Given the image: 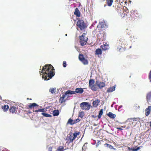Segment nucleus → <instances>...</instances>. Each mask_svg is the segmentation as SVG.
<instances>
[{
  "instance_id": "9d476101",
  "label": "nucleus",
  "mask_w": 151,
  "mask_h": 151,
  "mask_svg": "<svg viewBox=\"0 0 151 151\" xmlns=\"http://www.w3.org/2000/svg\"><path fill=\"white\" fill-rule=\"evenodd\" d=\"M96 85L100 89H101L105 86V83L104 82H101L99 80L96 81Z\"/></svg>"
},
{
  "instance_id": "49530a36",
  "label": "nucleus",
  "mask_w": 151,
  "mask_h": 151,
  "mask_svg": "<svg viewBox=\"0 0 151 151\" xmlns=\"http://www.w3.org/2000/svg\"><path fill=\"white\" fill-rule=\"evenodd\" d=\"M139 149V147H138L137 149H136L135 150L137 151V150H138Z\"/></svg>"
},
{
  "instance_id": "a18cd8bd",
  "label": "nucleus",
  "mask_w": 151,
  "mask_h": 151,
  "mask_svg": "<svg viewBox=\"0 0 151 151\" xmlns=\"http://www.w3.org/2000/svg\"><path fill=\"white\" fill-rule=\"evenodd\" d=\"M150 127H151V121L150 122Z\"/></svg>"
},
{
  "instance_id": "a211bd4d",
  "label": "nucleus",
  "mask_w": 151,
  "mask_h": 151,
  "mask_svg": "<svg viewBox=\"0 0 151 151\" xmlns=\"http://www.w3.org/2000/svg\"><path fill=\"white\" fill-rule=\"evenodd\" d=\"M101 47L102 49V50L104 51L108 49L109 48V46L108 45H107L106 43L103 44V45L101 46Z\"/></svg>"
},
{
  "instance_id": "473e14b6",
  "label": "nucleus",
  "mask_w": 151,
  "mask_h": 151,
  "mask_svg": "<svg viewBox=\"0 0 151 151\" xmlns=\"http://www.w3.org/2000/svg\"><path fill=\"white\" fill-rule=\"evenodd\" d=\"M87 143H85L83 146L82 150L84 151H86L87 149V147L86 145Z\"/></svg>"
},
{
  "instance_id": "423d86ee",
  "label": "nucleus",
  "mask_w": 151,
  "mask_h": 151,
  "mask_svg": "<svg viewBox=\"0 0 151 151\" xmlns=\"http://www.w3.org/2000/svg\"><path fill=\"white\" fill-rule=\"evenodd\" d=\"M78 58L79 60L84 65L88 64V60L86 59L83 54H80L79 55Z\"/></svg>"
},
{
  "instance_id": "de8ad7c7",
  "label": "nucleus",
  "mask_w": 151,
  "mask_h": 151,
  "mask_svg": "<svg viewBox=\"0 0 151 151\" xmlns=\"http://www.w3.org/2000/svg\"><path fill=\"white\" fill-rule=\"evenodd\" d=\"M137 105L136 104L135 106H134V107H137V106H136Z\"/></svg>"
},
{
  "instance_id": "ddd939ff",
  "label": "nucleus",
  "mask_w": 151,
  "mask_h": 151,
  "mask_svg": "<svg viewBox=\"0 0 151 151\" xmlns=\"http://www.w3.org/2000/svg\"><path fill=\"white\" fill-rule=\"evenodd\" d=\"M151 110V106H149L148 108L145 110V115L146 116H148L150 114Z\"/></svg>"
},
{
  "instance_id": "79ce46f5",
  "label": "nucleus",
  "mask_w": 151,
  "mask_h": 151,
  "mask_svg": "<svg viewBox=\"0 0 151 151\" xmlns=\"http://www.w3.org/2000/svg\"><path fill=\"white\" fill-rule=\"evenodd\" d=\"M96 30L97 29H96V30H95L93 32V33L94 32L95 33H96V32H97Z\"/></svg>"
},
{
  "instance_id": "412c9836",
  "label": "nucleus",
  "mask_w": 151,
  "mask_h": 151,
  "mask_svg": "<svg viewBox=\"0 0 151 151\" xmlns=\"http://www.w3.org/2000/svg\"><path fill=\"white\" fill-rule=\"evenodd\" d=\"M129 123L128 124V128H130V127L131 126H132V127H134L135 125V123L137 124V122H129Z\"/></svg>"
},
{
  "instance_id": "864d4df0",
  "label": "nucleus",
  "mask_w": 151,
  "mask_h": 151,
  "mask_svg": "<svg viewBox=\"0 0 151 151\" xmlns=\"http://www.w3.org/2000/svg\"><path fill=\"white\" fill-rule=\"evenodd\" d=\"M93 117H94V116L93 115Z\"/></svg>"
},
{
  "instance_id": "f8f14e48",
  "label": "nucleus",
  "mask_w": 151,
  "mask_h": 151,
  "mask_svg": "<svg viewBox=\"0 0 151 151\" xmlns=\"http://www.w3.org/2000/svg\"><path fill=\"white\" fill-rule=\"evenodd\" d=\"M17 108H16L15 106H12L10 108L9 111L10 112H11L13 114L17 111Z\"/></svg>"
},
{
  "instance_id": "c9c22d12",
  "label": "nucleus",
  "mask_w": 151,
  "mask_h": 151,
  "mask_svg": "<svg viewBox=\"0 0 151 151\" xmlns=\"http://www.w3.org/2000/svg\"><path fill=\"white\" fill-rule=\"evenodd\" d=\"M64 147L63 146H60L58 149V151H63Z\"/></svg>"
},
{
  "instance_id": "bb28decb",
  "label": "nucleus",
  "mask_w": 151,
  "mask_h": 151,
  "mask_svg": "<svg viewBox=\"0 0 151 151\" xmlns=\"http://www.w3.org/2000/svg\"><path fill=\"white\" fill-rule=\"evenodd\" d=\"M53 115L54 116H57L59 114V111L58 110H55L52 112Z\"/></svg>"
},
{
  "instance_id": "7c9ffc66",
  "label": "nucleus",
  "mask_w": 151,
  "mask_h": 151,
  "mask_svg": "<svg viewBox=\"0 0 151 151\" xmlns=\"http://www.w3.org/2000/svg\"><path fill=\"white\" fill-rule=\"evenodd\" d=\"M33 112H44L45 111V110L44 109H40L38 110H33Z\"/></svg>"
},
{
  "instance_id": "6e6552de",
  "label": "nucleus",
  "mask_w": 151,
  "mask_h": 151,
  "mask_svg": "<svg viewBox=\"0 0 151 151\" xmlns=\"http://www.w3.org/2000/svg\"><path fill=\"white\" fill-rule=\"evenodd\" d=\"M80 121V120L78 118L74 120H73L71 118H70L68 120L67 124H70L71 125H72L79 122Z\"/></svg>"
},
{
  "instance_id": "6ab92c4d",
  "label": "nucleus",
  "mask_w": 151,
  "mask_h": 151,
  "mask_svg": "<svg viewBox=\"0 0 151 151\" xmlns=\"http://www.w3.org/2000/svg\"><path fill=\"white\" fill-rule=\"evenodd\" d=\"M74 14L77 17H79L80 16V13L78 8H76L75 9Z\"/></svg>"
},
{
  "instance_id": "4468645a",
  "label": "nucleus",
  "mask_w": 151,
  "mask_h": 151,
  "mask_svg": "<svg viewBox=\"0 0 151 151\" xmlns=\"http://www.w3.org/2000/svg\"><path fill=\"white\" fill-rule=\"evenodd\" d=\"M100 101L99 99H96L93 102L92 104L93 107H96L100 103Z\"/></svg>"
},
{
  "instance_id": "f3484780",
  "label": "nucleus",
  "mask_w": 151,
  "mask_h": 151,
  "mask_svg": "<svg viewBox=\"0 0 151 151\" xmlns=\"http://www.w3.org/2000/svg\"><path fill=\"white\" fill-rule=\"evenodd\" d=\"M39 105L35 103H30L28 105L29 109H32L33 108L35 107H38Z\"/></svg>"
},
{
  "instance_id": "20e7f679",
  "label": "nucleus",
  "mask_w": 151,
  "mask_h": 151,
  "mask_svg": "<svg viewBox=\"0 0 151 151\" xmlns=\"http://www.w3.org/2000/svg\"><path fill=\"white\" fill-rule=\"evenodd\" d=\"M86 33H83L82 35L79 37L80 43L81 46L85 45L87 43L88 38L86 36Z\"/></svg>"
},
{
  "instance_id": "72a5a7b5",
  "label": "nucleus",
  "mask_w": 151,
  "mask_h": 151,
  "mask_svg": "<svg viewBox=\"0 0 151 151\" xmlns=\"http://www.w3.org/2000/svg\"><path fill=\"white\" fill-rule=\"evenodd\" d=\"M55 89H56L55 88H50L49 89V91L53 94V93H55Z\"/></svg>"
},
{
  "instance_id": "5fc2aeb1",
  "label": "nucleus",
  "mask_w": 151,
  "mask_h": 151,
  "mask_svg": "<svg viewBox=\"0 0 151 151\" xmlns=\"http://www.w3.org/2000/svg\"><path fill=\"white\" fill-rule=\"evenodd\" d=\"M106 144V145H109V144Z\"/></svg>"
},
{
  "instance_id": "58836bf2",
  "label": "nucleus",
  "mask_w": 151,
  "mask_h": 151,
  "mask_svg": "<svg viewBox=\"0 0 151 151\" xmlns=\"http://www.w3.org/2000/svg\"><path fill=\"white\" fill-rule=\"evenodd\" d=\"M52 148L51 147H49L48 148V150L49 151H52Z\"/></svg>"
},
{
  "instance_id": "4c0bfd02",
  "label": "nucleus",
  "mask_w": 151,
  "mask_h": 151,
  "mask_svg": "<svg viewBox=\"0 0 151 151\" xmlns=\"http://www.w3.org/2000/svg\"><path fill=\"white\" fill-rule=\"evenodd\" d=\"M67 65L66 62L65 61H64L63 62V66L65 68Z\"/></svg>"
},
{
  "instance_id": "09e8293b",
  "label": "nucleus",
  "mask_w": 151,
  "mask_h": 151,
  "mask_svg": "<svg viewBox=\"0 0 151 151\" xmlns=\"http://www.w3.org/2000/svg\"><path fill=\"white\" fill-rule=\"evenodd\" d=\"M138 107L139 108V106H138Z\"/></svg>"
},
{
  "instance_id": "f03ea898",
  "label": "nucleus",
  "mask_w": 151,
  "mask_h": 151,
  "mask_svg": "<svg viewBox=\"0 0 151 151\" xmlns=\"http://www.w3.org/2000/svg\"><path fill=\"white\" fill-rule=\"evenodd\" d=\"M80 132H79L76 131L74 133L71 132L70 133L67 135L66 137V140L67 142H68L69 143H71L73 142V141L75 139L78 135L80 134Z\"/></svg>"
},
{
  "instance_id": "8fccbe9b",
  "label": "nucleus",
  "mask_w": 151,
  "mask_h": 151,
  "mask_svg": "<svg viewBox=\"0 0 151 151\" xmlns=\"http://www.w3.org/2000/svg\"><path fill=\"white\" fill-rule=\"evenodd\" d=\"M99 25H98L97 27V28H98V27H99Z\"/></svg>"
},
{
  "instance_id": "6e6d98bb",
  "label": "nucleus",
  "mask_w": 151,
  "mask_h": 151,
  "mask_svg": "<svg viewBox=\"0 0 151 151\" xmlns=\"http://www.w3.org/2000/svg\"><path fill=\"white\" fill-rule=\"evenodd\" d=\"M150 145L151 146V144H150Z\"/></svg>"
},
{
  "instance_id": "37998d69",
  "label": "nucleus",
  "mask_w": 151,
  "mask_h": 151,
  "mask_svg": "<svg viewBox=\"0 0 151 151\" xmlns=\"http://www.w3.org/2000/svg\"><path fill=\"white\" fill-rule=\"evenodd\" d=\"M103 22H99V23L100 24H103Z\"/></svg>"
},
{
  "instance_id": "39448f33",
  "label": "nucleus",
  "mask_w": 151,
  "mask_h": 151,
  "mask_svg": "<svg viewBox=\"0 0 151 151\" xmlns=\"http://www.w3.org/2000/svg\"><path fill=\"white\" fill-rule=\"evenodd\" d=\"M80 107L83 110H88L90 108V106L88 102H82L80 105Z\"/></svg>"
},
{
  "instance_id": "9b49d317",
  "label": "nucleus",
  "mask_w": 151,
  "mask_h": 151,
  "mask_svg": "<svg viewBox=\"0 0 151 151\" xmlns=\"http://www.w3.org/2000/svg\"><path fill=\"white\" fill-rule=\"evenodd\" d=\"M140 119L139 117L137 118H128L127 122H139V123H140Z\"/></svg>"
},
{
  "instance_id": "4be33fe9",
  "label": "nucleus",
  "mask_w": 151,
  "mask_h": 151,
  "mask_svg": "<svg viewBox=\"0 0 151 151\" xmlns=\"http://www.w3.org/2000/svg\"><path fill=\"white\" fill-rule=\"evenodd\" d=\"M95 54L97 55H101L102 54V51L101 49L98 48L95 51Z\"/></svg>"
},
{
  "instance_id": "a878e982",
  "label": "nucleus",
  "mask_w": 151,
  "mask_h": 151,
  "mask_svg": "<svg viewBox=\"0 0 151 151\" xmlns=\"http://www.w3.org/2000/svg\"><path fill=\"white\" fill-rule=\"evenodd\" d=\"M9 106L8 105H4L2 106V109L4 111H7L9 109Z\"/></svg>"
},
{
  "instance_id": "0eeeda50",
  "label": "nucleus",
  "mask_w": 151,
  "mask_h": 151,
  "mask_svg": "<svg viewBox=\"0 0 151 151\" xmlns=\"http://www.w3.org/2000/svg\"><path fill=\"white\" fill-rule=\"evenodd\" d=\"M94 80L93 79H90L89 81V86L91 89L93 91H96L97 88L94 85Z\"/></svg>"
},
{
  "instance_id": "603ef678",
  "label": "nucleus",
  "mask_w": 151,
  "mask_h": 151,
  "mask_svg": "<svg viewBox=\"0 0 151 151\" xmlns=\"http://www.w3.org/2000/svg\"><path fill=\"white\" fill-rule=\"evenodd\" d=\"M101 28H102V27H103L102 25H101Z\"/></svg>"
},
{
  "instance_id": "b1692460",
  "label": "nucleus",
  "mask_w": 151,
  "mask_h": 151,
  "mask_svg": "<svg viewBox=\"0 0 151 151\" xmlns=\"http://www.w3.org/2000/svg\"><path fill=\"white\" fill-rule=\"evenodd\" d=\"M107 115L109 117L112 119H114L116 117V115L111 112H109Z\"/></svg>"
},
{
  "instance_id": "c756f323",
  "label": "nucleus",
  "mask_w": 151,
  "mask_h": 151,
  "mask_svg": "<svg viewBox=\"0 0 151 151\" xmlns=\"http://www.w3.org/2000/svg\"><path fill=\"white\" fill-rule=\"evenodd\" d=\"M107 3L109 6H111L113 2V0H106Z\"/></svg>"
},
{
  "instance_id": "a19ab883",
  "label": "nucleus",
  "mask_w": 151,
  "mask_h": 151,
  "mask_svg": "<svg viewBox=\"0 0 151 151\" xmlns=\"http://www.w3.org/2000/svg\"><path fill=\"white\" fill-rule=\"evenodd\" d=\"M116 129H118L119 130H123V129H122V128H120V127H117Z\"/></svg>"
},
{
  "instance_id": "5701e85b",
  "label": "nucleus",
  "mask_w": 151,
  "mask_h": 151,
  "mask_svg": "<svg viewBox=\"0 0 151 151\" xmlns=\"http://www.w3.org/2000/svg\"><path fill=\"white\" fill-rule=\"evenodd\" d=\"M75 94V92L73 91H71L70 90H68V91H66L64 94L66 96L67 94Z\"/></svg>"
},
{
  "instance_id": "f257e3e1",
  "label": "nucleus",
  "mask_w": 151,
  "mask_h": 151,
  "mask_svg": "<svg viewBox=\"0 0 151 151\" xmlns=\"http://www.w3.org/2000/svg\"><path fill=\"white\" fill-rule=\"evenodd\" d=\"M55 69L53 66L51 64H47L44 66L41 71H40L41 75L42 73V78L45 80H48L52 78L55 75Z\"/></svg>"
},
{
  "instance_id": "1a4fd4ad",
  "label": "nucleus",
  "mask_w": 151,
  "mask_h": 151,
  "mask_svg": "<svg viewBox=\"0 0 151 151\" xmlns=\"http://www.w3.org/2000/svg\"><path fill=\"white\" fill-rule=\"evenodd\" d=\"M131 14L132 16L138 17H139L140 13V12L138 10L134 9L131 11Z\"/></svg>"
},
{
  "instance_id": "393cba45",
  "label": "nucleus",
  "mask_w": 151,
  "mask_h": 151,
  "mask_svg": "<svg viewBox=\"0 0 151 151\" xmlns=\"http://www.w3.org/2000/svg\"><path fill=\"white\" fill-rule=\"evenodd\" d=\"M126 42L124 40L121 39L119 40V45H124Z\"/></svg>"
},
{
  "instance_id": "ea45409f",
  "label": "nucleus",
  "mask_w": 151,
  "mask_h": 151,
  "mask_svg": "<svg viewBox=\"0 0 151 151\" xmlns=\"http://www.w3.org/2000/svg\"><path fill=\"white\" fill-rule=\"evenodd\" d=\"M31 113H32V112L31 111H27V114H31Z\"/></svg>"
},
{
  "instance_id": "f704fd0d",
  "label": "nucleus",
  "mask_w": 151,
  "mask_h": 151,
  "mask_svg": "<svg viewBox=\"0 0 151 151\" xmlns=\"http://www.w3.org/2000/svg\"><path fill=\"white\" fill-rule=\"evenodd\" d=\"M84 116V113L83 112H81L79 113L78 116L81 118H82Z\"/></svg>"
},
{
  "instance_id": "2f4dec72",
  "label": "nucleus",
  "mask_w": 151,
  "mask_h": 151,
  "mask_svg": "<svg viewBox=\"0 0 151 151\" xmlns=\"http://www.w3.org/2000/svg\"><path fill=\"white\" fill-rule=\"evenodd\" d=\"M42 114L44 116L46 117H51V115L50 114H47L44 113H42Z\"/></svg>"
},
{
  "instance_id": "2eb2a0df",
  "label": "nucleus",
  "mask_w": 151,
  "mask_h": 151,
  "mask_svg": "<svg viewBox=\"0 0 151 151\" xmlns=\"http://www.w3.org/2000/svg\"><path fill=\"white\" fill-rule=\"evenodd\" d=\"M74 92H75V94L76 93L81 94L83 92V90L82 88H77L76 89L75 91H74Z\"/></svg>"
},
{
  "instance_id": "aec40b11",
  "label": "nucleus",
  "mask_w": 151,
  "mask_h": 151,
  "mask_svg": "<svg viewBox=\"0 0 151 151\" xmlns=\"http://www.w3.org/2000/svg\"><path fill=\"white\" fill-rule=\"evenodd\" d=\"M65 97V95L64 94H63L62 96L59 99V102L61 104L65 102V100L64 99Z\"/></svg>"
},
{
  "instance_id": "e433bc0d",
  "label": "nucleus",
  "mask_w": 151,
  "mask_h": 151,
  "mask_svg": "<svg viewBox=\"0 0 151 151\" xmlns=\"http://www.w3.org/2000/svg\"><path fill=\"white\" fill-rule=\"evenodd\" d=\"M120 46L121 47H119L117 48V50L118 51L121 52V50H124V48L122 47V46L121 45Z\"/></svg>"
},
{
  "instance_id": "7ed1b4c3",
  "label": "nucleus",
  "mask_w": 151,
  "mask_h": 151,
  "mask_svg": "<svg viewBox=\"0 0 151 151\" xmlns=\"http://www.w3.org/2000/svg\"><path fill=\"white\" fill-rule=\"evenodd\" d=\"M76 25L81 30L85 29L87 27V26L84 21L81 19L78 20L77 22Z\"/></svg>"
},
{
  "instance_id": "c85d7f7f",
  "label": "nucleus",
  "mask_w": 151,
  "mask_h": 151,
  "mask_svg": "<svg viewBox=\"0 0 151 151\" xmlns=\"http://www.w3.org/2000/svg\"><path fill=\"white\" fill-rule=\"evenodd\" d=\"M103 113V109H101L100 111L99 112V114L98 116V119H100L101 118V116L102 115Z\"/></svg>"
},
{
  "instance_id": "3c124183",
  "label": "nucleus",
  "mask_w": 151,
  "mask_h": 151,
  "mask_svg": "<svg viewBox=\"0 0 151 151\" xmlns=\"http://www.w3.org/2000/svg\"><path fill=\"white\" fill-rule=\"evenodd\" d=\"M121 106H119V108H120V107H121Z\"/></svg>"
},
{
  "instance_id": "c03bdc74",
  "label": "nucleus",
  "mask_w": 151,
  "mask_h": 151,
  "mask_svg": "<svg viewBox=\"0 0 151 151\" xmlns=\"http://www.w3.org/2000/svg\"><path fill=\"white\" fill-rule=\"evenodd\" d=\"M121 127H122V128H124L125 127V126H121Z\"/></svg>"
},
{
  "instance_id": "cd10ccee",
  "label": "nucleus",
  "mask_w": 151,
  "mask_h": 151,
  "mask_svg": "<svg viewBox=\"0 0 151 151\" xmlns=\"http://www.w3.org/2000/svg\"><path fill=\"white\" fill-rule=\"evenodd\" d=\"M115 90V87L114 86H113L111 87H110L107 90V92H111L113 91H114Z\"/></svg>"
},
{
  "instance_id": "dca6fc26",
  "label": "nucleus",
  "mask_w": 151,
  "mask_h": 151,
  "mask_svg": "<svg viewBox=\"0 0 151 151\" xmlns=\"http://www.w3.org/2000/svg\"><path fill=\"white\" fill-rule=\"evenodd\" d=\"M147 101L149 103L151 102V91L149 92L147 94L146 96Z\"/></svg>"
}]
</instances>
